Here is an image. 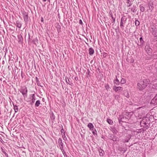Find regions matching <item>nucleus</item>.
<instances>
[{
  "label": "nucleus",
  "instance_id": "nucleus-18",
  "mask_svg": "<svg viewBox=\"0 0 157 157\" xmlns=\"http://www.w3.org/2000/svg\"><path fill=\"white\" fill-rule=\"evenodd\" d=\"M116 79L113 80V82L115 84V86H118L120 83L119 80L117 79V76H116Z\"/></svg>",
  "mask_w": 157,
  "mask_h": 157
},
{
  "label": "nucleus",
  "instance_id": "nucleus-40",
  "mask_svg": "<svg viewBox=\"0 0 157 157\" xmlns=\"http://www.w3.org/2000/svg\"><path fill=\"white\" fill-rule=\"evenodd\" d=\"M126 82V80L124 78H122L121 80L120 83L121 84H124Z\"/></svg>",
  "mask_w": 157,
  "mask_h": 157
},
{
  "label": "nucleus",
  "instance_id": "nucleus-25",
  "mask_svg": "<svg viewBox=\"0 0 157 157\" xmlns=\"http://www.w3.org/2000/svg\"><path fill=\"white\" fill-rule=\"evenodd\" d=\"M12 104L13 106V109L14 110L15 113H17L18 111V106L17 105H15L14 103H12Z\"/></svg>",
  "mask_w": 157,
  "mask_h": 157
},
{
  "label": "nucleus",
  "instance_id": "nucleus-30",
  "mask_svg": "<svg viewBox=\"0 0 157 157\" xmlns=\"http://www.w3.org/2000/svg\"><path fill=\"white\" fill-rule=\"evenodd\" d=\"M40 104V101L39 100H37L36 102L35 106L36 107H38L39 106Z\"/></svg>",
  "mask_w": 157,
  "mask_h": 157
},
{
  "label": "nucleus",
  "instance_id": "nucleus-23",
  "mask_svg": "<svg viewBox=\"0 0 157 157\" xmlns=\"http://www.w3.org/2000/svg\"><path fill=\"white\" fill-rule=\"evenodd\" d=\"M15 25H16L17 27H18L19 29L21 28L22 26L21 24L18 20L17 21H16Z\"/></svg>",
  "mask_w": 157,
  "mask_h": 157
},
{
  "label": "nucleus",
  "instance_id": "nucleus-59",
  "mask_svg": "<svg viewBox=\"0 0 157 157\" xmlns=\"http://www.w3.org/2000/svg\"><path fill=\"white\" fill-rule=\"evenodd\" d=\"M30 39V35L29 34V39H28V42L29 41V40Z\"/></svg>",
  "mask_w": 157,
  "mask_h": 157
},
{
  "label": "nucleus",
  "instance_id": "nucleus-33",
  "mask_svg": "<svg viewBox=\"0 0 157 157\" xmlns=\"http://www.w3.org/2000/svg\"><path fill=\"white\" fill-rule=\"evenodd\" d=\"M130 138L128 137H126V138L123 139L122 140V141L124 143L125 142H128Z\"/></svg>",
  "mask_w": 157,
  "mask_h": 157
},
{
  "label": "nucleus",
  "instance_id": "nucleus-8",
  "mask_svg": "<svg viewBox=\"0 0 157 157\" xmlns=\"http://www.w3.org/2000/svg\"><path fill=\"white\" fill-rule=\"evenodd\" d=\"M149 126L150 125H147L144 128H143L136 129V132L137 133V134L141 133H144L146 129H148V128L149 127Z\"/></svg>",
  "mask_w": 157,
  "mask_h": 157
},
{
  "label": "nucleus",
  "instance_id": "nucleus-4",
  "mask_svg": "<svg viewBox=\"0 0 157 157\" xmlns=\"http://www.w3.org/2000/svg\"><path fill=\"white\" fill-rule=\"evenodd\" d=\"M109 139L110 140L113 141L115 144H116L119 141V138L115 135L113 134H109Z\"/></svg>",
  "mask_w": 157,
  "mask_h": 157
},
{
  "label": "nucleus",
  "instance_id": "nucleus-10",
  "mask_svg": "<svg viewBox=\"0 0 157 157\" xmlns=\"http://www.w3.org/2000/svg\"><path fill=\"white\" fill-rule=\"evenodd\" d=\"M22 33H21L20 34L17 35L18 42L19 44H22L23 43V38L22 36Z\"/></svg>",
  "mask_w": 157,
  "mask_h": 157
},
{
  "label": "nucleus",
  "instance_id": "nucleus-50",
  "mask_svg": "<svg viewBox=\"0 0 157 157\" xmlns=\"http://www.w3.org/2000/svg\"><path fill=\"white\" fill-rule=\"evenodd\" d=\"M107 53L105 52L103 53V56L104 58H105L107 56Z\"/></svg>",
  "mask_w": 157,
  "mask_h": 157
},
{
  "label": "nucleus",
  "instance_id": "nucleus-38",
  "mask_svg": "<svg viewBox=\"0 0 157 157\" xmlns=\"http://www.w3.org/2000/svg\"><path fill=\"white\" fill-rule=\"evenodd\" d=\"M140 45H142L144 43V41L143 39V38L142 37H140Z\"/></svg>",
  "mask_w": 157,
  "mask_h": 157
},
{
  "label": "nucleus",
  "instance_id": "nucleus-34",
  "mask_svg": "<svg viewBox=\"0 0 157 157\" xmlns=\"http://www.w3.org/2000/svg\"><path fill=\"white\" fill-rule=\"evenodd\" d=\"M127 3L128 4L127 5V6L128 7H130L131 6L132 3V2L130 0H127Z\"/></svg>",
  "mask_w": 157,
  "mask_h": 157
},
{
  "label": "nucleus",
  "instance_id": "nucleus-17",
  "mask_svg": "<svg viewBox=\"0 0 157 157\" xmlns=\"http://www.w3.org/2000/svg\"><path fill=\"white\" fill-rule=\"evenodd\" d=\"M129 9H131V10L133 13L136 12L137 10V8L136 5H133Z\"/></svg>",
  "mask_w": 157,
  "mask_h": 157
},
{
  "label": "nucleus",
  "instance_id": "nucleus-60",
  "mask_svg": "<svg viewBox=\"0 0 157 157\" xmlns=\"http://www.w3.org/2000/svg\"><path fill=\"white\" fill-rule=\"evenodd\" d=\"M42 101H45V99H44V98H42Z\"/></svg>",
  "mask_w": 157,
  "mask_h": 157
},
{
  "label": "nucleus",
  "instance_id": "nucleus-5",
  "mask_svg": "<svg viewBox=\"0 0 157 157\" xmlns=\"http://www.w3.org/2000/svg\"><path fill=\"white\" fill-rule=\"evenodd\" d=\"M20 91L24 98L27 97L28 89L27 87L25 86L22 87Z\"/></svg>",
  "mask_w": 157,
  "mask_h": 157
},
{
  "label": "nucleus",
  "instance_id": "nucleus-24",
  "mask_svg": "<svg viewBox=\"0 0 157 157\" xmlns=\"http://www.w3.org/2000/svg\"><path fill=\"white\" fill-rule=\"evenodd\" d=\"M124 115H125L126 118L127 120L128 121L129 120V119L130 118L131 115L130 114V113H125L123 114Z\"/></svg>",
  "mask_w": 157,
  "mask_h": 157
},
{
  "label": "nucleus",
  "instance_id": "nucleus-21",
  "mask_svg": "<svg viewBox=\"0 0 157 157\" xmlns=\"http://www.w3.org/2000/svg\"><path fill=\"white\" fill-rule=\"evenodd\" d=\"M118 150L122 153H124L126 151V150L125 148L120 146L118 147Z\"/></svg>",
  "mask_w": 157,
  "mask_h": 157
},
{
  "label": "nucleus",
  "instance_id": "nucleus-57",
  "mask_svg": "<svg viewBox=\"0 0 157 157\" xmlns=\"http://www.w3.org/2000/svg\"><path fill=\"white\" fill-rule=\"evenodd\" d=\"M0 141H1V142L2 143L3 142H4L2 140V137L0 136Z\"/></svg>",
  "mask_w": 157,
  "mask_h": 157
},
{
  "label": "nucleus",
  "instance_id": "nucleus-28",
  "mask_svg": "<svg viewBox=\"0 0 157 157\" xmlns=\"http://www.w3.org/2000/svg\"><path fill=\"white\" fill-rule=\"evenodd\" d=\"M1 151L2 152L5 154V156L6 157H9L7 153L6 152V150L5 148L4 147L2 148L1 147Z\"/></svg>",
  "mask_w": 157,
  "mask_h": 157
},
{
  "label": "nucleus",
  "instance_id": "nucleus-11",
  "mask_svg": "<svg viewBox=\"0 0 157 157\" xmlns=\"http://www.w3.org/2000/svg\"><path fill=\"white\" fill-rule=\"evenodd\" d=\"M58 143L59 144L60 148L61 151L63 150L64 144L62 142V140L61 138H59L58 140Z\"/></svg>",
  "mask_w": 157,
  "mask_h": 157
},
{
  "label": "nucleus",
  "instance_id": "nucleus-36",
  "mask_svg": "<svg viewBox=\"0 0 157 157\" xmlns=\"http://www.w3.org/2000/svg\"><path fill=\"white\" fill-rule=\"evenodd\" d=\"M33 42L34 43V44H37L38 43V40L37 38L36 37L35 39H34L33 40Z\"/></svg>",
  "mask_w": 157,
  "mask_h": 157
},
{
  "label": "nucleus",
  "instance_id": "nucleus-27",
  "mask_svg": "<svg viewBox=\"0 0 157 157\" xmlns=\"http://www.w3.org/2000/svg\"><path fill=\"white\" fill-rule=\"evenodd\" d=\"M109 14L110 16L111 17L112 19H113V21H112V22L113 23H115V18H114L113 16V14L112 13V12H111V11H110L109 12Z\"/></svg>",
  "mask_w": 157,
  "mask_h": 157
},
{
  "label": "nucleus",
  "instance_id": "nucleus-64",
  "mask_svg": "<svg viewBox=\"0 0 157 157\" xmlns=\"http://www.w3.org/2000/svg\"><path fill=\"white\" fill-rule=\"evenodd\" d=\"M4 61H3V63H4Z\"/></svg>",
  "mask_w": 157,
  "mask_h": 157
},
{
  "label": "nucleus",
  "instance_id": "nucleus-62",
  "mask_svg": "<svg viewBox=\"0 0 157 157\" xmlns=\"http://www.w3.org/2000/svg\"><path fill=\"white\" fill-rule=\"evenodd\" d=\"M8 69H9V70H10V69L9 68V66L8 68Z\"/></svg>",
  "mask_w": 157,
  "mask_h": 157
},
{
  "label": "nucleus",
  "instance_id": "nucleus-1",
  "mask_svg": "<svg viewBox=\"0 0 157 157\" xmlns=\"http://www.w3.org/2000/svg\"><path fill=\"white\" fill-rule=\"evenodd\" d=\"M149 82L150 81L148 79H144L142 81H140V83H137V88L140 91H142L148 85Z\"/></svg>",
  "mask_w": 157,
  "mask_h": 157
},
{
  "label": "nucleus",
  "instance_id": "nucleus-6",
  "mask_svg": "<svg viewBox=\"0 0 157 157\" xmlns=\"http://www.w3.org/2000/svg\"><path fill=\"white\" fill-rule=\"evenodd\" d=\"M127 20V18L125 16H123L121 18L120 26L121 28L123 29L124 28V25L126 23Z\"/></svg>",
  "mask_w": 157,
  "mask_h": 157
},
{
  "label": "nucleus",
  "instance_id": "nucleus-19",
  "mask_svg": "<svg viewBox=\"0 0 157 157\" xmlns=\"http://www.w3.org/2000/svg\"><path fill=\"white\" fill-rule=\"evenodd\" d=\"M55 116L54 113L52 112L50 115V117L51 119L52 123H54L55 119Z\"/></svg>",
  "mask_w": 157,
  "mask_h": 157
},
{
  "label": "nucleus",
  "instance_id": "nucleus-63",
  "mask_svg": "<svg viewBox=\"0 0 157 157\" xmlns=\"http://www.w3.org/2000/svg\"><path fill=\"white\" fill-rule=\"evenodd\" d=\"M8 69H9V70H10V69L9 68V66L8 68Z\"/></svg>",
  "mask_w": 157,
  "mask_h": 157
},
{
  "label": "nucleus",
  "instance_id": "nucleus-29",
  "mask_svg": "<svg viewBox=\"0 0 157 157\" xmlns=\"http://www.w3.org/2000/svg\"><path fill=\"white\" fill-rule=\"evenodd\" d=\"M124 95L127 98H128L129 97V95L128 91L127 90H125L124 93Z\"/></svg>",
  "mask_w": 157,
  "mask_h": 157
},
{
  "label": "nucleus",
  "instance_id": "nucleus-35",
  "mask_svg": "<svg viewBox=\"0 0 157 157\" xmlns=\"http://www.w3.org/2000/svg\"><path fill=\"white\" fill-rule=\"evenodd\" d=\"M107 121L109 124L111 125L113 123V121L109 119H107Z\"/></svg>",
  "mask_w": 157,
  "mask_h": 157
},
{
  "label": "nucleus",
  "instance_id": "nucleus-47",
  "mask_svg": "<svg viewBox=\"0 0 157 157\" xmlns=\"http://www.w3.org/2000/svg\"><path fill=\"white\" fill-rule=\"evenodd\" d=\"M86 74H87L88 75H89V76H90V70L89 69H87V72L86 73Z\"/></svg>",
  "mask_w": 157,
  "mask_h": 157
},
{
  "label": "nucleus",
  "instance_id": "nucleus-14",
  "mask_svg": "<svg viewBox=\"0 0 157 157\" xmlns=\"http://www.w3.org/2000/svg\"><path fill=\"white\" fill-rule=\"evenodd\" d=\"M147 5L149 10H151V11H152L154 8L153 2L151 1L149 2H147Z\"/></svg>",
  "mask_w": 157,
  "mask_h": 157
},
{
  "label": "nucleus",
  "instance_id": "nucleus-43",
  "mask_svg": "<svg viewBox=\"0 0 157 157\" xmlns=\"http://www.w3.org/2000/svg\"><path fill=\"white\" fill-rule=\"evenodd\" d=\"M105 87L106 89L107 90L110 89V88L109 86V85L108 84H106L105 85Z\"/></svg>",
  "mask_w": 157,
  "mask_h": 157
},
{
  "label": "nucleus",
  "instance_id": "nucleus-41",
  "mask_svg": "<svg viewBox=\"0 0 157 157\" xmlns=\"http://www.w3.org/2000/svg\"><path fill=\"white\" fill-rule=\"evenodd\" d=\"M92 131V133L94 135H97V132L95 129H94Z\"/></svg>",
  "mask_w": 157,
  "mask_h": 157
},
{
  "label": "nucleus",
  "instance_id": "nucleus-56",
  "mask_svg": "<svg viewBox=\"0 0 157 157\" xmlns=\"http://www.w3.org/2000/svg\"><path fill=\"white\" fill-rule=\"evenodd\" d=\"M75 78L76 81H78V78L77 77H75Z\"/></svg>",
  "mask_w": 157,
  "mask_h": 157
},
{
  "label": "nucleus",
  "instance_id": "nucleus-46",
  "mask_svg": "<svg viewBox=\"0 0 157 157\" xmlns=\"http://www.w3.org/2000/svg\"><path fill=\"white\" fill-rule=\"evenodd\" d=\"M56 28H57V29L58 32V33H59V31H60V28H61L60 26L59 25H58L57 26Z\"/></svg>",
  "mask_w": 157,
  "mask_h": 157
},
{
  "label": "nucleus",
  "instance_id": "nucleus-15",
  "mask_svg": "<svg viewBox=\"0 0 157 157\" xmlns=\"http://www.w3.org/2000/svg\"><path fill=\"white\" fill-rule=\"evenodd\" d=\"M145 50L148 55H151L152 53V49L149 46H145Z\"/></svg>",
  "mask_w": 157,
  "mask_h": 157
},
{
  "label": "nucleus",
  "instance_id": "nucleus-53",
  "mask_svg": "<svg viewBox=\"0 0 157 157\" xmlns=\"http://www.w3.org/2000/svg\"><path fill=\"white\" fill-rule=\"evenodd\" d=\"M79 23L81 24V25H83V22H82V20H81V19H80L79 20Z\"/></svg>",
  "mask_w": 157,
  "mask_h": 157
},
{
  "label": "nucleus",
  "instance_id": "nucleus-26",
  "mask_svg": "<svg viewBox=\"0 0 157 157\" xmlns=\"http://www.w3.org/2000/svg\"><path fill=\"white\" fill-rule=\"evenodd\" d=\"M94 53V50L92 48H89V54L90 55H92Z\"/></svg>",
  "mask_w": 157,
  "mask_h": 157
},
{
  "label": "nucleus",
  "instance_id": "nucleus-9",
  "mask_svg": "<svg viewBox=\"0 0 157 157\" xmlns=\"http://www.w3.org/2000/svg\"><path fill=\"white\" fill-rule=\"evenodd\" d=\"M31 100L29 101L30 102V104L31 105H33L35 102L36 100V96L35 94H31L30 95Z\"/></svg>",
  "mask_w": 157,
  "mask_h": 157
},
{
  "label": "nucleus",
  "instance_id": "nucleus-37",
  "mask_svg": "<svg viewBox=\"0 0 157 157\" xmlns=\"http://www.w3.org/2000/svg\"><path fill=\"white\" fill-rule=\"evenodd\" d=\"M135 25L136 27L138 26L139 25L140 22L138 20L136 19L135 22Z\"/></svg>",
  "mask_w": 157,
  "mask_h": 157
},
{
  "label": "nucleus",
  "instance_id": "nucleus-45",
  "mask_svg": "<svg viewBox=\"0 0 157 157\" xmlns=\"http://www.w3.org/2000/svg\"><path fill=\"white\" fill-rule=\"evenodd\" d=\"M63 135H62V137L63 139L64 140H65V139H67V138L65 136V132H64L63 133Z\"/></svg>",
  "mask_w": 157,
  "mask_h": 157
},
{
  "label": "nucleus",
  "instance_id": "nucleus-31",
  "mask_svg": "<svg viewBox=\"0 0 157 157\" xmlns=\"http://www.w3.org/2000/svg\"><path fill=\"white\" fill-rule=\"evenodd\" d=\"M36 82L38 86H41V87H43V86L41 85L40 83V82L39 81V79L37 77H36Z\"/></svg>",
  "mask_w": 157,
  "mask_h": 157
},
{
  "label": "nucleus",
  "instance_id": "nucleus-55",
  "mask_svg": "<svg viewBox=\"0 0 157 157\" xmlns=\"http://www.w3.org/2000/svg\"><path fill=\"white\" fill-rule=\"evenodd\" d=\"M154 40H155V41H157V36H154Z\"/></svg>",
  "mask_w": 157,
  "mask_h": 157
},
{
  "label": "nucleus",
  "instance_id": "nucleus-52",
  "mask_svg": "<svg viewBox=\"0 0 157 157\" xmlns=\"http://www.w3.org/2000/svg\"><path fill=\"white\" fill-rule=\"evenodd\" d=\"M62 127H63L62 126ZM61 133L62 135H63V133L64 132V130L63 128H62V129H61Z\"/></svg>",
  "mask_w": 157,
  "mask_h": 157
},
{
  "label": "nucleus",
  "instance_id": "nucleus-20",
  "mask_svg": "<svg viewBox=\"0 0 157 157\" xmlns=\"http://www.w3.org/2000/svg\"><path fill=\"white\" fill-rule=\"evenodd\" d=\"M98 151L100 155L101 156H103L105 154L104 151L101 148H98Z\"/></svg>",
  "mask_w": 157,
  "mask_h": 157
},
{
  "label": "nucleus",
  "instance_id": "nucleus-32",
  "mask_svg": "<svg viewBox=\"0 0 157 157\" xmlns=\"http://www.w3.org/2000/svg\"><path fill=\"white\" fill-rule=\"evenodd\" d=\"M66 81L67 83L69 85H71V86H73V84L72 82H71L70 81L68 78H67V80L66 78Z\"/></svg>",
  "mask_w": 157,
  "mask_h": 157
},
{
  "label": "nucleus",
  "instance_id": "nucleus-48",
  "mask_svg": "<svg viewBox=\"0 0 157 157\" xmlns=\"http://www.w3.org/2000/svg\"><path fill=\"white\" fill-rule=\"evenodd\" d=\"M24 75H23V71L22 70H21V76L22 78H23L24 77Z\"/></svg>",
  "mask_w": 157,
  "mask_h": 157
},
{
  "label": "nucleus",
  "instance_id": "nucleus-54",
  "mask_svg": "<svg viewBox=\"0 0 157 157\" xmlns=\"http://www.w3.org/2000/svg\"><path fill=\"white\" fill-rule=\"evenodd\" d=\"M16 67L17 68V74L19 73L18 75H19L20 74V69L17 68V67Z\"/></svg>",
  "mask_w": 157,
  "mask_h": 157
},
{
  "label": "nucleus",
  "instance_id": "nucleus-13",
  "mask_svg": "<svg viewBox=\"0 0 157 157\" xmlns=\"http://www.w3.org/2000/svg\"><path fill=\"white\" fill-rule=\"evenodd\" d=\"M151 29H152L151 33L154 36H157V29L155 26H151Z\"/></svg>",
  "mask_w": 157,
  "mask_h": 157
},
{
  "label": "nucleus",
  "instance_id": "nucleus-2",
  "mask_svg": "<svg viewBox=\"0 0 157 157\" xmlns=\"http://www.w3.org/2000/svg\"><path fill=\"white\" fill-rule=\"evenodd\" d=\"M125 117V115H124L123 114L120 115L118 118L119 124L123 127H124V126L123 125L122 123H126L128 121Z\"/></svg>",
  "mask_w": 157,
  "mask_h": 157
},
{
  "label": "nucleus",
  "instance_id": "nucleus-16",
  "mask_svg": "<svg viewBox=\"0 0 157 157\" xmlns=\"http://www.w3.org/2000/svg\"><path fill=\"white\" fill-rule=\"evenodd\" d=\"M151 104L155 105H157V94L151 101Z\"/></svg>",
  "mask_w": 157,
  "mask_h": 157
},
{
  "label": "nucleus",
  "instance_id": "nucleus-44",
  "mask_svg": "<svg viewBox=\"0 0 157 157\" xmlns=\"http://www.w3.org/2000/svg\"><path fill=\"white\" fill-rule=\"evenodd\" d=\"M62 151V152L63 154V155L65 157H67V155L66 154V152L64 151L63 149V150Z\"/></svg>",
  "mask_w": 157,
  "mask_h": 157
},
{
  "label": "nucleus",
  "instance_id": "nucleus-7",
  "mask_svg": "<svg viewBox=\"0 0 157 157\" xmlns=\"http://www.w3.org/2000/svg\"><path fill=\"white\" fill-rule=\"evenodd\" d=\"M22 14L25 22H28L29 21L28 13L24 10L22 11Z\"/></svg>",
  "mask_w": 157,
  "mask_h": 157
},
{
  "label": "nucleus",
  "instance_id": "nucleus-42",
  "mask_svg": "<svg viewBox=\"0 0 157 157\" xmlns=\"http://www.w3.org/2000/svg\"><path fill=\"white\" fill-rule=\"evenodd\" d=\"M140 11H142V12H144V11L145 10V8L143 6H140Z\"/></svg>",
  "mask_w": 157,
  "mask_h": 157
},
{
  "label": "nucleus",
  "instance_id": "nucleus-61",
  "mask_svg": "<svg viewBox=\"0 0 157 157\" xmlns=\"http://www.w3.org/2000/svg\"><path fill=\"white\" fill-rule=\"evenodd\" d=\"M47 0H43V2H45Z\"/></svg>",
  "mask_w": 157,
  "mask_h": 157
},
{
  "label": "nucleus",
  "instance_id": "nucleus-49",
  "mask_svg": "<svg viewBox=\"0 0 157 157\" xmlns=\"http://www.w3.org/2000/svg\"><path fill=\"white\" fill-rule=\"evenodd\" d=\"M114 96L115 98L116 99H118V98H119V96L118 95H114Z\"/></svg>",
  "mask_w": 157,
  "mask_h": 157
},
{
  "label": "nucleus",
  "instance_id": "nucleus-39",
  "mask_svg": "<svg viewBox=\"0 0 157 157\" xmlns=\"http://www.w3.org/2000/svg\"><path fill=\"white\" fill-rule=\"evenodd\" d=\"M111 131L114 134H116L117 132V131L115 128H112Z\"/></svg>",
  "mask_w": 157,
  "mask_h": 157
},
{
  "label": "nucleus",
  "instance_id": "nucleus-51",
  "mask_svg": "<svg viewBox=\"0 0 157 157\" xmlns=\"http://www.w3.org/2000/svg\"><path fill=\"white\" fill-rule=\"evenodd\" d=\"M130 63H132L134 62V59L133 58H131V59L130 60Z\"/></svg>",
  "mask_w": 157,
  "mask_h": 157
},
{
  "label": "nucleus",
  "instance_id": "nucleus-58",
  "mask_svg": "<svg viewBox=\"0 0 157 157\" xmlns=\"http://www.w3.org/2000/svg\"><path fill=\"white\" fill-rule=\"evenodd\" d=\"M40 20H41V22H43V21H44V19H43V17H42L41 18V19H40Z\"/></svg>",
  "mask_w": 157,
  "mask_h": 157
},
{
  "label": "nucleus",
  "instance_id": "nucleus-3",
  "mask_svg": "<svg viewBox=\"0 0 157 157\" xmlns=\"http://www.w3.org/2000/svg\"><path fill=\"white\" fill-rule=\"evenodd\" d=\"M150 123V120L147 117H143L142 119L140 121V124L141 126L144 127L147 124H149L148 125H149V124Z\"/></svg>",
  "mask_w": 157,
  "mask_h": 157
},
{
  "label": "nucleus",
  "instance_id": "nucleus-12",
  "mask_svg": "<svg viewBox=\"0 0 157 157\" xmlns=\"http://www.w3.org/2000/svg\"><path fill=\"white\" fill-rule=\"evenodd\" d=\"M113 90L116 92H119L123 90V88L121 86H114L113 87Z\"/></svg>",
  "mask_w": 157,
  "mask_h": 157
},
{
  "label": "nucleus",
  "instance_id": "nucleus-22",
  "mask_svg": "<svg viewBox=\"0 0 157 157\" xmlns=\"http://www.w3.org/2000/svg\"><path fill=\"white\" fill-rule=\"evenodd\" d=\"M87 127L89 128L90 130H93L94 129V126L93 124L91 123H89L87 125Z\"/></svg>",
  "mask_w": 157,
  "mask_h": 157
}]
</instances>
